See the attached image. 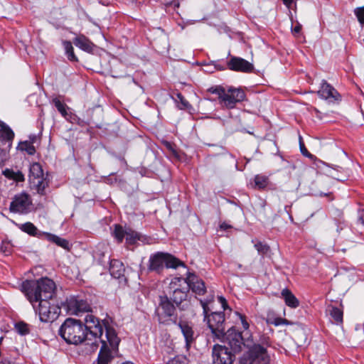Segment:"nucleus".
I'll list each match as a JSON object with an SVG mask.
<instances>
[{
    "mask_svg": "<svg viewBox=\"0 0 364 364\" xmlns=\"http://www.w3.org/2000/svg\"><path fill=\"white\" fill-rule=\"evenodd\" d=\"M85 324L72 318H67L60 327L59 335L69 344L78 345L85 343L90 346V350L97 349V336L102 335L104 330L102 322L91 314H87Z\"/></svg>",
    "mask_w": 364,
    "mask_h": 364,
    "instance_id": "1",
    "label": "nucleus"
},
{
    "mask_svg": "<svg viewBox=\"0 0 364 364\" xmlns=\"http://www.w3.org/2000/svg\"><path fill=\"white\" fill-rule=\"evenodd\" d=\"M21 289L31 304L39 300H53L55 295V282L43 277L38 280H26L21 284Z\"/></svg>",
    "mask_w": 364,
    "mask_h": 364,
    "instance_id": "2",
    "label": "nucleus"
},
{
    "mask_svg": "<svg viewBox=\"0 0 364 364\" xmlns=\"http://www.w3.org/2000/svg\"><path fill=\"white\" fill-rule=\"evenodd\" d=\"M105 333L97 336V346L101 343V348L98 354L97 364H110L118 353V346L120 338L118 337L114 328L109 322L103 320Z\"/></svg>",
    "mask_w": 364,
    "mask_h": 364,
    "instance_id": "3",
    "label": "nucleus"
},
{
    "mask_svg": "<svg viewBox=\"0 0 364 364\" xmlns=\"http://www.w3.org/2000/svg\"><path fill=\"white\" fill-rule=\"evenodd\" d=\"M208 92L217 95L220 105L228 109L234 108L237 102L243 101L245 97V94L241 89L233 87L226 89L221 85L211 87L208 89Z\"/></svg>",
    "mask_w": 364,
    "mask_h": 364,
    "instance_id": "4",
    "label": "nucleus"
},
{
    "mask_svg": "<svg viewBox=\"0 0 364 364\" xmlns=\"http://www.w3.org/2000/svg\"><path fill=\"white\" fill-rule=\"evenodd\" d=\"M209 301L200 300L203 307L204 321L207 322L214 337L222 339L225 336V314L223 312H212L209 314Z\"/></svg>",
    "mask_w": 364,
    "mask_h": 364,
    "instance_id": "5",
    "label": "nucleus"
},
{
    "mask_svg": "<svg viewBox=\"0 0 364 364\" xmlns=\"http://www.w3.org/2000/svg\"><path fill=\"white\" fill-rule=\"evenodd\" d=\"M184 264L176 257L168 253L156 252L151 255L149 259L148 269L151 272L160 273L164 267L176 268Z\"/></svg>",
    "mask_w": 364,
    "mask_h": 364,
    "instance_id": "6",
    "label": "nucleus"
},
{
    "mask_svg": "<svg viewBox=\"0 0 364 364\" xmlns=\"http://www.w3.org/2000/svg\"><path fill=\"white\" fill-rule=\"evenodd\" d=\"M240 364H269L267 350L259 344H255L240 358Z\"/></svg>",
    "mask_w": 364,
    "mask_h": 364,
    "instance_id": "7",
    "label": "nucleus"
},
{
    "mask_svg": "<svg viewBox=\"0 0 364 364\" xmlns=\"http://www.w3.org/2000/svg\"><path fill=\"white\" fill-rule=\"evenodd\" d=\"M156 314L161 323L169 324L170 323L176 322V308L167 296L159 297V304L156 309Z\"/></svg>",
    "mask_w": 364,
    "mask_h": 364,
    "instance_id": "8",
    "label": "nucleus"
},
{
    "mask_svg": "<svg viewBox=\"0 0 364 364\" xmlns=\"http://www.w3.org/2000/svg\"><path fill=\"white\" fill-rule=\"evenodd\" d=\"M50 301L48 299L39 300L37 307L35 305L36 303L32 304L42 322L54 321L60 312V307L55 304H51Z\"/></svg>",
    "mask_w": 364,
    "mask_h": 364,
    "instance_id": "9",
    "label": "nucleus"
},
{
    "mask_svg": "<svg viewBox=\"0 0 364 364\" xmlns=\"http://www.w3.org/2000/svg\"><path fill=\"white\" fill-rule=\"evenodd\" d=\"M171 295L170 299L177 305H180L187 297L189 291L188 285L185 279L181 277H174L171 279L169 287Z\"/></svg>",
    "mask_w": 364,
    "mask_h": 364,
    "instance_id": "10",
    "label": "nucleus"
},
{
    "mask_svg": "<svg viewBox=\"0 0 364 364\" xmlns=\"http://www.w3.org/2000/svg\"><path fill=\"white\" fill-rule=\"evenodd\" d=\"M31 205L32 201L29 195L23 192L14 197L9 209L13 213L26 214L30 211Z\"/></svg>",
    "mask_w": 364,
    "mask_h": 364,
    "instance_id": "11",
    "label": "nucleus"
},
{
    "mask_svg": "<svg viewBox=\"0 0 364 364\" xmlns=\"http://www.w3.org/2000/svg\"><path fill=\"white\" fill-rule=\"evenodd\" d=\"M225 340L235 352H239L242 346L246 345L241 332L237 331L234 327L230 328L225 332V336L221 339Z\"/></svg>",
    "mask_w": 364,
    "mask_h": 364,
    "instance_id": "12",
    "label": "nucleus"
},
{
    "mask_svg": "<svg viewBox=\"0 0 364 364\" xmlns=\"http://www.w3.org/2000/svg\"><path fill=\"white\" fill-rule=\"evenodd\" d=\"M212 354L214 364H232L233 363L234 355L225 346L215 345Z\"/></svg>",
    "mask_w": 364,
    "mask_h": 364,
    "instance_id": "13",
    "label": "nucleus"
},
{
    "mask_svg": "<svg viewBox=\"0 0 364 364\" xmlns=\"http://www.w3.org/2000/svg\"><path fill=\"white\" fill-rule=\"evenodd\" d=\"M227 65L230 70L237 72L251 73L254 70L251 63L240 57L232 56Z\"/></svg>",
    "mask_w": 364,
    "mask_h": 364,
    "instance_id": "14",
    "label": "nucleus"
},
{
    "mask_svg": "<svg viewBox=\"0 0 364 364\" xmlns=\"http://www.w3.org/2000/svg\"><path fill=\"white\" fill-rule=\"evenodd\" d=\"M318 95L321 98L331 102L341 100V95L337 90L325 80L323 81Z\"/></svg>",
    "mask_w": 364,
    "mask_h": 364,
    "instance_id": "15",
    "label": "nucleus"
},
{
    "mask_svg": "<svg viewBox=\"0 0 364 364\" xmlns=\"http://www.w3.org/2000/svg\"><path fill=\"white\" fill-rule=\"evenodd\" d=\"M185 280L187 282V285H188L189 290L191 289L194 293L198 295L205 294L206 290L205 283L196 274L188 272Z\"/></svg>",
    "mask_w": 364,
    "mask_h": 364,
    "instance_id": "16",
    "label": "nucleus"
},
{
    "mask_svg": "<svg viewBox=\"0 0 364 364\" xmlns=\"http://www.w3.org/2000/svg\"><path fill=\"white\" fill-rule=\"evenodd\" d=\"M68 309L72 314L79 315L81 313H88L91 308L90 304L83 299L72 298L68 301Z\"/></svg>",
    "mask_w": 364,
    "mask_h": 364,
    "instance_id": "17",
    "label": "nucleus"
},
{
    "mask_svg": "<svg viewBox=\"0 0 364 364\" xmlns=\"http://www.w3.org/2000/svg\"><path fill=\"white\" fill-rule=\"evenodd\" d=\"M178 326L181 333L185 338L186 346L187 348H190L191 345L195 341L197 336L192 327L186 321H181Z\"/></svg>",
    "mask_w": 364,
    "mask_h": 364,
    "instance_id": "18",
    "label": "nucleus"
},
{
    "mask_svg": "<svg viewBox=\"0 0 364 364\" xmlns=\"http://www.w3.org/2000/svg\"><path fill=\"white\" fill-rule=\"evenodd\" d=\"M29 183L31 188L35 190L37 193L41 196L46 195V188L48 186V181L44 176L40 178H33Z\"/></svg>",
    "mask_w": 364,
    "mask_h": 364,
    "instance_id": "19",
    "label": "nucleus"
},
{
    "mask_svg": "<svg viewBox=\"0 0 364 364\" xmlns=\"http://www.w3.org/2000/svg\"><path fill=\"white\" fill-rule=\"evenodd\" d=\"M73 43L75 46L86 52L92 50L94 44L84 35H80L73 39Z\"/></svg>",
    "mask_w": 364,
    "mask_h": 364,
    "instance_id": "20",
    "label": "nucleus"
},
{
    "mask_svg": "<svg viewBox=\"0 0 364 364\" xmlns=\"http://www.w3.org/2000/svg\"><path fill=\"white\" fill-rule=\"evenodd\" d=\"M124 271L125 269L122 262L117 259L111 260L109 265V272L113 277L116 279L121 278L124 276Z\"/></svg>",
    "mask_w": 364,
    "mask_h": 364,
    "instance_id": "21",
    "label": "nucleus"
},
{
    "mask_svg": "<svg viewBox=\"0 0 364 364\" xmlns=\"http://www.w3.org/2000/svg\"><path fill=\"white\" fill-rule=\"evenodd\" d=\"M281 294L286 305L294 309L299 306V301L289 289H284Z\"/></svg>",
    "mask_w": 364,
    "mask_h": 364,
    "instance_id": "22",
    "label": "nucleus"
},
{
    "mask_svg": "<svg viewBox=\"0 0 364 364\" xmlns=\"http://www.w3.org/2000/svg\"><path fill=\"white\" fill-rule=\"evenodd\" d=\"M46 236L48 240L56 244L58 246L61 247L65 250L69 249V242L67 240L50 233H47Z\"/></svg>",
    "mask_w": 364,
    "mask_h": 364,
    "instance_id": "23",
    "label": "nucleus"
},
{
    "mask_svg": "<svg viewBox=\"0 0 364 364\" xmlns=\"http://www.w3.org/2000/svg\"><path fill=\"white\" fill-rule=\"evenodd\" d=\"M43 171L40 164L33 163L30 166V173L28 180L32 181L33 178H40L43 176Z\"/></svg>",
    "mask_w": 364,
    "mask_h": 364,
    "instance_id": "24",
    "label": "nucleus"
},
{
    "mask_svg": "<svg viewBox=\"0 0 364 364\" xmlns=\"http://www.w3.org/2000/svg\"><path fill=\"white\" fill-rule=\"evenodd\" d=\"M0 137L7 141H11L14 137L13 131L4 122L0 123Z\"/></svg>",
    "mask_w": 364,
    "mask_h": 364,
    "instance_id": "25",
    "label": "nucleus"
},
{
    "mask_svg": "<svg viewBox=\"0 0 364 364\" xmlns=\"http://www.w3.org/2000/svg\"><path fill=\"white\" fill-rule=\"evenodd\" d=\"M327 311L336 323H341L343 322V311L341 309L331 306H328Z\"/></svg>",
    "mask_w": 364,
    "mask_h": 364,
    "instance_id": "26",
    "label": "nucleus"
},
{
    "mask_svg": "<svg viewBox=\"0 0 364 364\" xmlns=\"http://www.w3.org/2000/svg\"><path fill=\"white\" fill-rule=\"evenodd\" d=\"M127 228L124 229L120 225H114L112 235L118 242H122L126 237Z\"/></svg>",
    "mask_w": 364,
    "mask_h": 364,
    "instance_id": "27",
    "label": "nucleus"
},
{
    "mask_svg": "<svg viewBox=\"0 0 364 364\" xmlns=\"http://www.w3.org/2000/svg\"><path fill=\"white\" fill-rule=\"evenodd\" d=\"M126 240L129 245L135 244L138 240H140L141 235L136 231L127 228Z\"/></svg>",
    "mask_w": 364,
    "mask_h": 364,
    "instance_id": "28",
    "label": "nucleus"
},
{
    "mask_svg": "<svg viewBox=\"0 0 364 364\" xmlns=\"http://www.w3.org/2000/svg\"><path fill=\"white\" fill-rule=\"evenodd\" d=\"M63 46H64V48H65V53L67 54V56H68V58L69 59V60L73 61V62H77V58L76 57V55L74 53V49L72 46L71 42L65 41L63 42Z\"/></svg>",
    "mask_w": 364,
    "mask_h": 364,
    "instance_id": "29",
    "label": "nucleus"
},
{
    "mask_svg": "<svg viewBox=\"0 0 364 364\" xmlns=\"http://www.w3.org/2000/svg\"><path fill=\"white\" fill-rule=\"evenodd\" d=\"M255 185L259 189L265 188L269 184L268 177L263 175H257L255 177Z\"/></svg>",
    "mask_w": 364,
    "mask_h": 364,
    "instance_id": "30",
    "label": "nucleus"
},
{
    "mask_svg": "<svg viewBox=\"0 0 364 364\" xmlns=\"http://www.w3.org/2000/svg\"><path fill=\"white\" fill-rule=\"evenodd\" d=\"M53 103L57 109L58 110V112L62 114V116L65 117L66 119H68L69 114L67 111V105L57 98H55L53 100Z\"/></svg>",
    "mask_w": 364,
    "mask_h": 364,
    "instance_id": "31",
    "label": "nucleus"
},
{
    "mask_svg": "<svg viewBox=\"0 0 364 364\" xmlns=\"http://www.w3.org/2000/svg\"><path fill=\"white\" fill-rule=\"evenodd\" d=\"M22 151H26L29 155H33L36 153V149L32 143L25 141L19 144Z\"/></svg>",
    "mask_w": 364,
    "mask_h": 364,
    "instance_id": "32",
    "label": "nucleus"
},
{
    "mask_svg": "<svg viewBox=\"0 0 364 364\" xmlns=\"http://www.w3.org/2000/svg\"><path fill=\"white\" fill-rule=\"evenodd\" d=\"M255 247L262 257L267 255L270 250L269 247L267 244H264L261 242H257L255 244Z\"/></svg>",
    "mask_w": 364,
    "mask_h": 364,
    "instance_id": "33",
    "label": "nucleus"
},
{
    "mask_svg": "<svg viewBox=\"0 0 364 364\" xmlns=\"http://www.w3.org/2000/svg\"><path fill=\"white\" fill-rule=\"evenodd\" d=\"M21 230L31 235H36L38 230L36 227L31 223L23 224L21 227Z\"/></svg>",
    "mask_w": 364,
    "mask_h": 364,
    "instance_id": "34",
    "label": "nucleus"
},
{
    "mask_svg": "<svg viewBox=\"0 0 364 364\" xmlns=\"http://www.w3.org/2000/svg\"><path fill=\"white\" fill-rule=\"evenodd\" d=\"M16 330L21 335H26L29 333V328L26 323L19 322L15 326Z\"/></svg>",
    "mask_w": 364,
    "mask_h": 364,
    "instance_id": "35",
    "label": "nucleus"
},
{
    "mask_svg": "<svg viewBox=\"0 0 364 364\" xmlns=\"http://www.w3.org/2000/svg\"><path fill=\"white\" fill-rule=\"evenodd\" d=\"M271 323L274 324L276 326H280V325H291L292 323L289 321H288L286 318H275L272 321H271Z\"/></svg>",
    "mask_w": 364,
    "mask_h": 364,
    "instance_id": "36",
    "label": "nucleus"
},
{
    "mask_svg": "<svg viewBox=\"0 0 364 364\" xmlns=\"http://www.w3.org/2000/svg\"><path fill=\"white\" fill-rule=\"evenodd\" d=\"M355 14L358 18V21L361 24H364V6L355 9Z\"/></svg>",
    "mask_w": 364,
    "mask_h": 364,
    "instance_id": "37",
    "label": "nucleus"
},
{
    "mask_svg": "<svg viewBox=\"0 0 364 364\" xmlns=\"http://www.w3.org/2000/svg\"><path fill=\"white\" fill-rule=\"evenodd\" d=\"M177 97L181 102L180 109H186L190 106L188 102L184 99L181 94H178Z\"/></svg>",
    "mask_w": 364,
    "mask_h": 364,
    "instance_id": "38",
    "label": "nucleus"
},
{
    "mask_svg": "<svg viewBox=\"0 0 364 364\" xmlns=\"http://www.w3.org/2000/svg\"><path fill=\"white\" fill-rule=\"evenodd\" d=\"M167 364H187L186 360L183 358L176 357L170 360Z\"/></svg>",
    "mask_w": 364,
    "mask_h": 364,
    "instance_id": "39",
    "label": "nucleus"
},
{
    "mask_svg": "<svg viewBox=\"0 0 364 364\" xmlns=\"http://www.w3.org/2000/svg\"><path fill=\"white\" fill-rule=\"evenodd\" d=\"M236 314L239 316V317L240 318L243 328L245 330H247L249 328V323L246 320V317L244 315H242L237 312Z\"/></svg>",
    "mask_w": 364,
    "mask_h": 364,
    "instance_id": "40",
    "label": "nucleus"
},
{
    "mask_svg": "<svg viewBox=\"0 0 364 364\" xmlns=\"http://www.w3.org/2000/svg\"><path fill=\"white\" fill-rule=\"evenodd\" d=\"M15 172L14 171L11 170V169H9V168H6V170H4L3 171V173L4 175L9 178V179H14V176H15Z\"/></svg>",
    "mask_w": 364,
    "mask_h": 364,
    "instance_id": "41",
    "label": "nucleus"
},
{
    "mask_svg": "<svg viewBox=\"0 0 364 364\" xmlns=\"http://www.w3.org/2000/svg\"><path fill=\"white\" fill-rule=\"evenodd\" d=\"M14 180L17 181V182L23 181H24V176H23V174L21 171H16Z\"/></svg>",
    "mask_w": 364,
    "mask_h": 364,
    "instance_id": "42",
    "label": "nucleus"
},
{
    "mask_svg": "<svg viewBox=\"0 0 364 364\" xmlns=\"http://www.w3.org/2000/svg\"><path fill=\"white\" fill-rule=\"evenodd\" d=\"M218 301L220 302L224 310H226L229 308L227 301L223 296H218Z\"/></svg>",
    "mask_w": 364,
    "mask_h": 364,
    "instance_id": "43",
    "label": "nucleus"
},
{
    "mask_svg": "<svg viewBox=\"0 0 364 364\" xmlns=\"http://www.w3.org/2000/svg\"><path fill=\"white\" fill-rule=\"evenodd\" d=\"M300 149L303 155L311 157V154L307 151L304 144L300 141Z\"/></svg>",
    "mask_w": 364,
    "mask_h": 364,
    "instance_id": "44",
    "label": "nucleus"
},
{
    "mask_svg": "<svg viewBox=\"0 0 364 364\" xmlns=\"http://www.w3.org/2000/svg\"><path fill=\"white\" fill-rule=\"evenodd\" d=\"M334 170H335L334 168L328 166V169L326 170V173L328 175H329L330 176H331V177H333L334 178H336V175L334 173Z\"/></svg>",
    "mask_w": 364,
    "mask_h": 364,
    "instance_id": "45",
    "label": "nucleus"
},
{
    "mask_svg": "<svg viewBox=\"0 0 364 364\" xmlns=\"http://www.w3.org/2000/svg\"><path fill=\"white\" fill-rule=\"evenodd\" d=\"M301 25H297V26H296L294 28L293 33H299L300 31H301Z\"/></svg>",
    "mask_w": 364,
    "mask_h": 364,
    "instance_id": "46",
    "label": "nucleus"
},
{
    "mask_svg": "<svg viewBox=\"0 0 364 364\" xmlns=\"http://www.w3.org/2000/svg\"><path fill=\"white\" fill-rule=\"evenodd\" d=\"M220 229L225 230H227V229H228V228H231V226H230V225H228V224H227V223H222V224L220 225Z\"/></svg>",
    "mask_w": 364,
    "mask_h": 364,
    "instance_id": "47",
    "label": "nucleus"
},
{
    "mask_svg": "<svg viewBox=\"0 0 364 364\" xmlns=\"http://www.w3.org/2000/svg\"><path fill=\"white\" fill-rule=\"evenodd\" d=\"M284 4L285 5H287V6H290V5L291 4L293 0H282Z\"/></svg>",
    "mask_w": 364,
    "mask_h": 364,
    "instance_id": "48",
    "label": "nucleus"
},
{
    "mask_svg": "<svg viewBox=\"0 0 364 364\" xmlns=\"http://www.w3.org/2000/svg\"><path fill=\"white\" fill-rule=\"evenodd\" d=\"M337 168H338L337 171H341L342 169V168L341 166H337Z\"/></svg>",
    "mask_w": 364,
    "mask_h": 364,
    "instance_id": "49",
    "label": "nucleus"
},
{
    "mask_svg": "<svg viewBox=\"0 0 364 364\" xmlns=\"http://www.w3.org/2000/svg\"><path fill=\"white\" fill-rule=\"evenodd\" d=\"M122 364H134V363H132V362H125V363H122Z\"/></svg>",
    "mask_w": 364,
    "mask_h": 364,
    "instance_id": "50",
    "label": "nucleus"
},
{
    "mask_svg": "<svg viewBox=\"0 0 364 364\" xmlns=\"http://www.w3.org/2000/svg\"><path fill=\"white\" fill-rule=\"evenodd\" d=\"M2 152H3V151L0 149V153H2Z\"/></svg>",
    "mask_w": 364,
    "mask_h": 364,
    "instance_id": "51",
    "label": "nucleus"
}]
</instances>
